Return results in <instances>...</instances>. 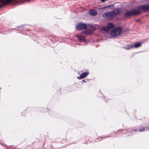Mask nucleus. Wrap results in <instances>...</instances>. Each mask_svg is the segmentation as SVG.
<instances>
[{
	"mask_svg": "<svg viewBox=\"0 0 149 149\" xmlns=\"http://www.w3.org/2000/svg\"><path fill=\"white\" fill-rule=\"evenodd\" d=\"M82 81L85 82H86V81L85 80H82Z\"/></svg>",
	"mask_w": 149,
	"mask_h": 149,
	"instance_id": "4be33fe9",
	"label": "nucleus"
},
{
	"mask_svg": "<svg viewBox=\"0 0 149 149\" xmlns=\"http://www.w3.org/2000/svg\"><path fill=\"white\" fill-rule=\"evenodd\" d=\"M28 26L27 25H24L22 26H18V28L19 29H23L24 30L28 31V29L27 28V27Z\"/></svg>",
	"mask_w": 149,
	"mask_h": 149,
	"instance_id": "ddd939ff",
	"label": "nucleus"
},
{
	"mask_svg": "<svg viewBox=\"0 0 149 149\" xmlns=\"http://www.w3.org/2000/svg\"><path fill=\"white\" fill-rule=\"evenodd\" d=\"M113 5H114V4H113L111 5H108V6H105L103 8V9H105V8H109L110 7H112V6H113Z\"/></svg>",
	"mask_w": 149,
	"mask_h": 149,
	"instance_id": "f3484780",
	"label": "nucleus"
},
{
	"mask_svg": "<svg viewBox=\"0 0 149 149\" xmlns=\"http://www.w3.org/2000/svg\"><path fill=\"white\" fill-rule=\"evenodd\" d=\"M107 26L108 28L109 29H112L114 26V25L112 23H109L107 24Z\"/></svg>",
	"mask_w": 149,
	"mask_h": 149,
	"instance_id": "4468645a",
	"label": "nucleus"
},
{
	"mask_svg": "<svg viewBox=\"0 0 149 149\" xmlns=\"http://www.w3.org/2000/svg\"><path fill=\"white\" fill-rule=\"evenodd\" d=\"M138 10H143V11H149V4L143 5H140L137 7Z\"/></svg>",
	"mask_w": 149,
	"mask_h": 149,
	"instance_id": "20e7f679",
	"label": "nucleus"
},
{
	"mask_svg": "<svg viewBox=\"0 0 149 149\" xmlns=\"http://www.w3.org/2000/svg\"><path fill=\"white\" fill-rule=\"evenodd\" d=\"M29 0H0V8L3 7L10 3L15 4H19L24 2H28Z\"/></svg>",
	"mask_w": 149,
	"mask_h": 149,
	"instance_id": "f257e3e1",
	"label": "nucleus"
},
{
	"mask_svg": "<svg viewBox=\"0 0 149 149\" xmlns=\"http://www.w3.org/2000/svg\"><path fill=\"white\" fill-rule=\"evenodd\" d=\"M132 16L138 15L141 13V11L139 10H132Z\"/></svg>",
	"mask_w": 149,
	"mask_h": 149,
	"instance_id": "9d476101",
	"label": "nucleus"
},
{
	"mask_svg": "<svg viewBox=\"0 0 149 149\" xmlns=\"http://www.w3.org/2000/svg\"><path fill=\"white\" fill-rule=\"evenodd\" d=\"M87 27L86 24L83 23H79L76 26V29L77 30H83Z\"/></svg>",
	"mask_w": 149,
	"mask_h": 149,
	"instance_id": "39448f33",
	"label": "nucleus"
},
{
	"mask_svg": "<svg viewBox=\"0 0 149 149\" xmlns=\"http://www.w3.org/2000/svg\"><path fill=\"white\" fill-rule=\"evenodd\" d=\"M145 128V127H144L142 129H140L139 130V131L140 132L143 131L144 130Z\"/></svg>",
	"mask_w": 149,
	"mask_h": 149,
	"instance_id": "a211bd4d",
	"label": "nucleus"
},
{
	"mask_svg": "<svg viewBox=\"0 0 149 149\" xmlns=\"http://www.w3.org/2000/svg\"><path fill=\"white\" fill-rule=\"evenodd\" d=\"M102 29L103 30L107 31H108L110 30L108 28L107 26H104L102 28Z\"/></svg>",
	"mask_w": 149,
	"mask_h": 149,
	"instance_id": "2eb2a0df",
	"label": "nucleus"
},
{
	"mask_svg": "<svg viewBox=\"0 0 149 149\" xmlns=\"http://www.w3.org/2000/svg\"><path fill=\"white\" fill-rule=\"evenodd\" d=\"M89 14L92 16H95L97 13V12L96 10L95 9H91L89 10Z\"/></svg>",
	"mask_w": 149,
	"mask_h": 149,
	"instance_id": "6e6552de",
	"label": "nucleus"
},
{
	"mask_svg": "<svg viewBox=\"0 0 149 149\" xmlns=\"http://www.w3.org/2000/svg\"><path fill=\"white\" fill-rule=\"evenodd\" d=\"M141 45V44L140 43H138L135 44L134 45V47L137 48L140 46Z\"/></svg>",
	"mask_w": 149,
	"mask_h": 149,
	"instance_id": "dca6fc26",
	"label": "nucleus"
},
{
	"mask_svg": "<svg viewBox=\"0 0 149 149\" xmlns=\"http://www.w3.org/2000/svg\"><path fill=\"white\" fill-rule=\"evenodd\" d=\"M89 74V72H86L81 74L79 77H77V78L79 79H81L86 77Z\"/></svg>",
	"mask_w": 149,
	"mask_h": 149,
	"instance_id": "423d86ee",
	"label": "nucleus"
},
{
	"mask_svg": "<svg viewBox=\"0 0 149 149\" xmlns=\"http://www.w3.org/2000/svg\"><path fill=\"white\" fill-rule=\"evenodd\" d=\"M139 21V19H136V21L137 22Z\"/></svg>",
	"mask_w": 149,
	"mask_h": 149,
	"instance_id": "412c9836",
	"label": "nucleus"
},
{
	"mask_svg": "<svg viewBox=\"0 0 149 149\" xmlns=\"http://www.w3.org/2000/svg\"><path fill=\"white\" fill-rule=\"evenodd\" d=\"M111 137V136H104V137H103V139H104L105 138H106V137Z\"/></svg>",
	"mask_w": 149,
	"mask_h": 149,
	"instance_id": "6ab92c4d",
	"label": "nucleus"
},
{
	"mask_svg": "<svg viewBox=\"0 0 149 149\" xmlns=\"http://www.w3.org/2000/svg\"><path fill=\"white\" fill-rule=\"evenodd\" d=\"M123 48L127 50H129L134 48V45H127L125 47H124Z\"/></svg>",
	"mask_w": 149,
	"mask_h": 149,
	"instance_id": "f8f14e48",
	"label": "nucleus"
},
{
	"mask_svg": "<svg viewBox=\"0 0 149 149\" xmlns=\"http://www.w3.org/2000/svg\"><path fill=\"white\" fill-rule=\"evenodd\" d=\"M124 16L126 17L132 16V11L131 10H127L124 13Z\"/></svg>",
	"mask_w": 149,
	"mask_h": 149,
	"instance_id": "1a4fd4ad",
	"label": "nucleus"
},
{
	"mask_svg": "<svg viewBox=\"0 0 149 149\" xmlns=\"http://www.w3.org/2000/svg\"><path fill=\"white\" fill-rule=\"evenodd\" d=\"M122 31V28L120 27H118L112 31L111 34L113 38H116L118 36L120 35Z\"/></svg>",
	"mask_w": 149,
	"mask_h": 149,
	"instance_id": "7ed1b4c3",
	"label": "nucleus"
},
{
	"mask_svg": "<svg viewBox=\"0 0 149 149\" xmlns=\"http://www.w3.org/2000/svg\"><path fill=\"white\" fill-rule=\"evenodd\" d=\"M101 1L102 2H104L105 0H101Z\"/></svg>",
	"mask_w": 149,
	"mask_h": 149,
	"instance_id": "aec40b11",
	"label": "nucleus"
},
{
	"mask_svg": "<svg viewBox=\"0 0 149 149\" xmlns=\"http://www.w3.org/2000/svg\"><path fill=\"white\" fill-rule=\"evenodd\" d=\"M116 132H114V133H115V134H116Z\"/></svg>",
	"mask_w": 149,
	"mask_h": 149,
	"instance_id": "393cba45",
	"label": "nucleus"
},
{
	"mask_svg": "<svg viewBox=\"0 0 149 149\" xmlns=\"http://www.w3.org/2000/svg\"><path fill=\"white\" fill-rule=\"evenodd\" d=\"M119 13L118 10H116L114 11L108 12L103 14V17L108 20H111L114 16H116Z\"/></svg>",
	"mask_w": 149,
	"mask_h": 149,
	"instance_id": "f03ea898",
	"label": "nucleus"
},
{
	"mask_svg": "<svg viewBox=\"0 0 149 149\" xmlns=\"http://www.w3.org/2000/svg\"><path fill=\"white\" fill-rule=\"evenodd\" d=\"M133 131H137V130H134Z\"/></svg>",
	"mask_w": 149,
	"mask_h": 149,
	"instance_id": "5701e85b",
	"label": "nucleus"
},
{
	"mask_svg": "<svg viewBox=\"0 0 149 149\" xmlns=\"http://www.w3.org/2000/svg\"><path fill=\"white\" fill-rule=\"evenodd\" d=\"M82 33L86 35H88L91 34V31L90 29L88 30H86L83 31L82 32Z\"/></svg>",
	"mask_w": 149,
	"mask_h": 149,
	"instance_id": "9b49d317",
	"label": "nucleus"
},
{
	"mask_svg": "<svg viewBox=\"0 0 149 149\" xmlns=\"http://www.w3.org/2000/svg\"><path fill=\"white\" fill-rule=\"evenodd\" d=\"M147 129H148V130H149V127H148L147 128Z\"/></svg>",
	"mask_w": 149,
	"mask_h": 149,
	"instance_id": "b1692460",
	"label": "nucleus"
},
{
	"mask_svg": "<svg viewBox=\"0 0 149 149\" xmlns=\"http://www.w3.org/2000/svg\"><path fill=\"white\" fill-rule=\"evenodd\" d=\"M76 36L81 42L85 41L86 40L85 37L83 36L77 35Z\"/></svg>",
	"mask_w": 149,
	"mask_h": 149,
	"instance_id": "0eeeda50",
	"label": "nucleus"
}]
</instances>
